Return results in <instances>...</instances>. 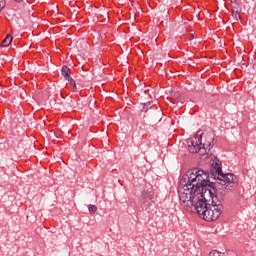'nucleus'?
<instances>
[{
	"instance_id": "obj_1",
	"label": "nucleus",
	"mask_w": 256,
	"mask_h": 256,
	"mask_svg": "<svg viewBox=\"0 0 256 256\" xmlns=\"http://www.w3.org/2000/svg\"><path fill=\"white\" fill-rule=\"evenodd\" d=\"M227 192L221 189V185L214 184L207 186V182L200 194L196 196V201L192 203L196 213L203 217L204 221H217L223 213V202Z\"/></svg>"
},
{
	"instance_id": "obj_2",
	"label": "nucleus",
	"mask_w": 256,
	"mask_h": 256,
	"mask_svg": "<svg viewBox=\"0 0 256 256\" xmlns=\"http://www.w3.org/2000/svg\"><path fill=\"white\" fill-rule=\"evenodd\" d=\"M206 183H209V173L203 169L193 168L188 171L181 179L184 192L179 197L182 203L190 201L191 205L197 200V195L201 194V190L205 189Z\"/></svg>"
},
{
	"instance_id": "obj_3",
	"label": "nucleus",
	"mask_w": 256,
	"mask_h": 256,
	"mask_svg": "<svg viewBox=\"0 0 256 256\" xmlns=\"http://www.w3.org/2000/svg\"><path fill=\"white\" fill-rule=\"evenodd\" d=\"M214 171L210 174L208 173V182L207 186L215 188V185H220V189L225 191V193H229V191H233L236 189L237 185H239L237 176L231 173H223L221 169V161L217 160L215 163L212 164Z\"/></svg>"
},
{
	"instance_id": "obj_4",
	"label": "nucleus",
	"mask_w": 256,
	"mask_h": 256,
	"mask_svg": "<svg viewBox=\"0 0 256 256\" xmlns=\"http://www.w3.org/2000/svg\"><path fill=\"white\" fill-rule=\"evenodd\" d=\"M213 141H215V133L213 131L204 132L200 137L191 140V145H188V151L190 153H199L201 149L211 151Z\"/></svg>"
},
{
	"instance_id": "obj_5",
	"label": "nucleus",
	"mask_w": 256,
	"mask_h": 256,
	"mask_svg": "<svg viewBox=\"0 0 256 256\" xmlns=\"http://www.w3.org/2000/svg\"><path fill=\"white\" fill-rule=\"evenodd\" d=\"M157 199V196H155V192L151 190H144L141 194V203L144 205V207H151L153 203H155V200Z\"/></svg>"
},
{
	"instance_id": "obj_6",
	"label": "nucleus",
	"mask_w": 256,
	"mask_h": 256,
	"mask_svg": "<svg viewBox=\"0 0 256 256\" xmlns=\"http://www.w3.org/2000/svg\"><path fill=\"white\" fill-rule=\"evenodd\" d=\"M61 73L64 79H69L71 77V69H69V66L67 65L62 67Z\"/></svg>"
},
{
	"instance_id": "obj_7",
	"label": "nucleus",
	"mask_w": 256,
	"mask_h": 256,
	"mask_svg": "<svg viewBox=\"0 0 256 256\" xmlns=\"http://www.w3.org/2000/svg\"><path fill=\"white\" fill-rule=\"evenodd\" d=\"M13 41V36L7 35L6 38L2 41V47H9Z\"/></svg>"
},
{
	"instance_id": "obj_8",
	"label": "nucleus",
	"mask_w": 256,
	"mask_h": 256,
	"mask_svg": "<svg viewBox=\"0 0 256 256\" xmlns=\"http://www.w3.org/2000/svg\"><path fill=\"white\" fill-rule=\"evenodd\" d=\"M65 81H68L69 85L73 87L74 91H77V83H75V80L71 76L66 78Z\"/></svg>"
},
{
	"instance_id": "obj_9",
	"label": "nucleus",
	"mask_w": 256,
	"mask_h": 256,
	"mask_svg": "<svg viewBox=\"0 0 256 256\" xmlns=\"http://www.w3.org/2000/svg\"><path fill=\"white\" fill-rule=\"evenodd\" d=\"M151 105H153V102L144 103L141 111H143V113H147L149 109H151Z\"/></svg>"
},
{
	"instance_id": "obj_10",
	"label": "nucleus",
	"mask_w": 256,
	"mask_h": 256,
	"mask_svg": "<svg viewBox=\"0 0 256 256\" xmlns=\"http://www.w3.org/2000/svg\"><path fill=\"white\" fill-rule=\"evenodd\" d=\"M232 17L236 21H239V19H241V11H232Z\"/></svg>"
},
{
	"instance_id": "obj_11",
	"label": "nucleus",
	"mask_w": 256,
	"mask_h": 256,
	"mask_svg": "<svg viewBox=\"0 0 256 256\" xmlns=\"http://www.w3.org/2000/svg\"><path fill=\"white\" fill-rule=\"evenodd\" d=\"M88 210H89V213L95 214V213H97V206L90 204V205H88Z\"/></svg>"
},
{
	"instance_id": "obj_12",
	"label": "nucleus",
	"mask_w": 256,
	"mask_h": 256,
	"mask_svg": "<svg viewBox=\"0 0 256 256\" xmlns=\"http://www.w3.org/2000/svg\"><path fill=\"white\" fill-rule=\"evenodd\" d=\"M232 11H242L241 6L239 5V2L232 4Z\"/></svg>"
},
{
	"instance_id": "obj_13",
	"label": "nucleus",
	"mask_w": 256,
	"mask_h": 256,
	"mask_svg": "<svg viewBox=\"0 0 256 256\" xmlns=\"http://www.w3.org/2000/svg\"><path fill=\"white\" fill-rule=\"evenodd\" d=\"M231 5H235L237 3V0H230Z\"/></svg>"
},
{
	"instance_id": "obj_14",
	"label": "nucleus",
	"mask_w": 256,
	"mask_h": 256,
	"mask_svg": "<svg viewBox=\"0 0 256 256\" xmlns=\"http://www.w3.org/2000/svg\"><path fill=\"white\" fill-rule=\"evenodd\" d=\"M14 1H16V3H22L23 2V0H14Z\"/></svg>"
},
{
	"instance_id": "obj_15",
	"label": "nucleus",
	"mask_w": 256,
	"mask_h": 256,
	"mask_svg": "<svg viewBox=\"0 0 256 256\" xmlns=\"http://www.w3.org/2000/svg\"><path fill=\"white\" fill-rule=\"evenodd\" d=\"M1 9H3V6L0 4V11H1Z\"/></svg>"
}]
</instances>
